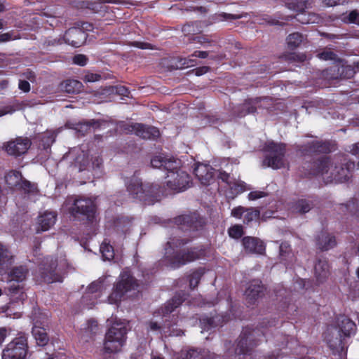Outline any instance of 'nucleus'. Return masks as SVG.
Instances as JSON below:
<instances>
[{"label":"nucleus","instance_id":"e433bc0d","mask_svg":"<svg viewBox=\"0 0 359 359\" xmlns=\"http://www.w3.org/2000/svg\"><path fill=\"white\" fill-rule=\"evenodd\" d=\"M319 18L314 13L309 14L306 16V14L302 13L297 15V20L301 22L302 23H318Z\"/></svg>","mask_w":359,"mask_h":359},{"label":"nucleus","instance_id":"49530a36","mask_svg":"<svg viewBox=\"0 0 359 359\" xmlns=\"http://www.w3.org/2000/svg\"><path fill=\"white\" fill-rule=\"evenodd\" d=\"M318 57L323 60H335V54L330 50L323 51L318 55Z\"/></svg>","mask_w":359,"mask_h":359},{"label":"nucleus","instance_id":"4be33fe9","mask_svg":"<svg viewBox=\"0 0 359 359\" xmlns=\"http://www.w3.org/2000/svg\"><path fill=\"white\" fill-rule=\"evenodd\" d=\"M56 221V215L52 212H46L38 217L39 227L37 233L48 230L53 226Z\"/></svg>","mask_w":359,"mask_h":359},{"label":"nucleus","instance_id":"dca6fc26","mask_svg":"<svg viewBox=\"0 0 359 359\" xmlns=\"http://www.w3.org/2000/svg\"><path fill=\"white\" fill-rule=\"evenodd\" d=\"M130 131L143 139H155L160 135L159 130L153 126H145L142 123H133L130 126Z\"/></svg>","mask_w":359,"mask_h":359},{"label":"nucleus","instance_id":"6e6552de","mask_svg":"<svg viewBox=\"0 0 359 359\" xmlns=\"http://www.w3.org/2000/svg\"><path fill=\"white\" fill-rule=\"evenodd\" d=\"M180 165L173 170H168L165 183L172 190L183 191L191 186V177Z\"/></svg>","mask_w":359,"mask_h":359},{"label":"nucleus","instance_id":"c756f323","mask_svg":"<svg viewBox=\"0 0 359 359\" xmlns=\"http://www.w3.org/2000/svg\"><path fill=\"white\" fill-rule=\"evenodd\" d=\"M26 274L27 270L23 266L16 267L10 273V281L21 282L25 280Z\"/></svg>","mask_w":359,"mask_h":359},{"label":"nucleus","instance_id":"79ce46f5","mask_svg":"<svg viewBox=\"0 0 359 359\" xmlns=\"http://www.w3.org/2000/svg\"><path fill=\"white\" fill-rule=\"evenodd\" d=\"M104 288L103 280L99 279L97 281L93 282L88 287V291L90 293H94L97 291L102 290Z\"/></svg>","mask_w":359,"mask_h":359},{"label":"nucleus","instance_id":"de8ad7c7","mask_svg":"<svg viewBox=\"0 0 359 359\" xmlns=\"http://www.w3.org/2000/svg\"><path fill=\"white\" fill-rule=\"evenodd\" d=\"M180 62L184 67H194L197 65L196 60L191 57L181 58Z\"/></svg>","mask_w":359,"mask_h":359},{"label":"nucleus","instance_id":"69168bd1","mask_svg":"<svg viewBox=\"0 0 359 359\" xmlns=\"http://www.w3.org/2000/svg\"><path fill=\"white\" fill-rule=\"evenodd\" d=\"M7 337V330L0 327V344H1Z\"/></svg>","mask_w":359,"mask_h":359},{"label":"nucleus","instance_id":"f03ea898","mask_svg":"<svg viewBox=\"0 0 359 359\" xmlns=\"http://www.w3.org/2000/svg\"><path fill=\"white\" fill-rule=\"evenodd\" d=\"M353 165V163H350L346 168H338L330 158L324 157L315 163L316 170L313 174L321 175L325 183L344 182L348 180L349 168Z\"/></svg>","mask_w":359,"mask_h":359},{"label":"nucleus","instance_id":"2eb2a0df","mask_svg":"<svg viewBox=\"0 0 359 359\" xmlns=\"http://www.w3.org/2000/svg\"><path fill=\"white\" fill-rule=\"evenodd\" d=\"M31 145L28 138L18 137L10 141L6 146V151L9 155L18 156L27 152Z\"/></svg>","mask_w":359,"mask_h":359},{"label":"nucleus","instance_id":"680f3d73","mask_svg":"<svg viewBox=\"0 0 359 359\" xmlns=\"http://www.w3.org/2000/svg\"><path fill=\"white\" fill-rule=\"evenodd\" d=\"M209 70V67L206 66H203L195 69L196 75L201 76L205 73H207Z\"/></svg>","mask_w":359,"mask_h":359},{"label":"nucleus","instance_id":"1a4fd4ad","mask_svg":"<svg viewBox=\"0 0 359 359\" xmlns=\"http://www.w3.org/2000/svg\"><path fill=\"white\" fill-rule=\"evenodd\" d=\"M27 348L26 336L20 335L7 344L3 351L2 359H25Z\"/></svg>","mask_w":359,"mask_h":359},{"label":"nucleus","instance_id":"c03bdc74","mask_svg":"<svg viewBox=\"0 0 359 359\" xmlns=\"http://www.w3.org/2000/svg\"><path fill=\"white\" fill-rule=\"evenodd\" d=\"M267 194L262 191H253L248 194V199L250 201L257 200L259 198L265 197Z\"/></svg>","mask_w":359,"mask_h":359},{"label":"nucleus","instance_id":"423d86ee","mask_svg":"<svg viewBox=\"0 0 359 359\" xmlns=\"http://www.w3.org/2000/svg\"><path fill=\"white\" fill-rule=\"evenodd\" d=\"M224 168L225 170H218V178L228 185L229 189L226 192L228 198H234L238 194L250 189L245 182L236 179L231 173L233 170V164L226 163Z\"/></svg>","mask_w":359,"mask_h":359},{"label":"nucleus","instance_id":"09e8293b","mask_svg":"<svg viewBox=\"0 0 359 359\" xmlns=\"http://www.w3.org/2000/svg\"><path fill=\"white\" fill-rule=\"evenodd\" d=\"M349 2V0H323V3L327 6H335L338 5H345Z\"/></svg>","mask_w":359,"mask_h":359},{"label":"nucleus","instance_id":"052dcab7","mask_svg":"<svg viewBox=\"0 0 359 359\" xmlns=\"http://www.w3.org/2000/svg\"><path fill=\"white\" fill-rule=\"evenodd\" d=\"M208 56V52L201 51V50L195 51L191 55V57H199V58H206Z\"/></svg>","mask_w":359,"mask_h":359},{"label":"nucleus","instance_id":"f8f14e48","mask_svg":"<svg viewBox=\"0 0 359 359\" xmlns=\"http://www.w3.org/2000/svg\"><path fill=\"white\" fill-rule=\"evenodd\" d=\"M94 212L95 204L90 198H80L74 201V207L72 209V214L74 217L81 215L86 216L88 219H90Z\"/></svg>","mask_w":359,"mask_h":359},{"label":"nucleus","instance_id":"5701e85b","mask_svg":"<svg viewBox=\"0 0 359 359\" xmlns=\"http://www.w3.org/2000/svg\"><path fill=\"white\" fill-rule=\"evenodd\" d=\"M338 326L340 331L346 337H350L356 332L355 323L346 316H341L337 319Z\"/></svg>","mask_w":359,"mask_h":359},{"label":"nucleus","instance_id":"4468645a","mask_svg":"<svg viewBox=\"0 0 359 359\" xmlns=\"http://www.w3.org/2000/svg\"><path fill=\"white\" fill-rule=\"evenodd\" d=\"M86 24H83L84 26ZM85 27H72L64 34L65 42L73 47H79L85 43L87 34L83 30Z\"/></svg>","mask_w":359,"mask_h":359},{"label":"nucleus","instance_id":"2f4dec72","mask_svg":"<svg viewBox=\"0 0 359 359\" xmlns=\"http://www.w3.org/2000/svg\"><path fill=\"white\" fill-rule=\"evenodd\" d=\"M303 36L298 33H292L290 34L287 38V43L290 49L296 48L302 43Z\"/></svg>","mask_w":359,"mask_h":359},{"label":"nucleus","instance_id":"338daca9","mask_svg":"<svg viewBox=\"0 0 359 359\" xmlns=\"http://www.w3.org/2000/svg\"><path fill=\"white\" fill-rule=\"evenodd\" d=\"M351 153L353 155H355V156L359 157V143H356L352 146V148L351 149Z\"/></svg>","mask_w":359,"mask_h":359},{"label":"nucleus","instance_id":"7ed1b4c3","mask_svg":"<svg viewBox=\"0 0 359 359\" xmlns=\"http://www.w3.org/2000/svg\"><path fill=\"white\" fill-rule=\"evenodd\" d=\"M128 332L127 323L116 320L105 334L104 348L109 353L119 351L124 345Z\"/></svg>","mask_w":359,"mask_h":359},{"label":"nucleus","instance_id":"e2e57ef3","mask_svg":"<svg viewBox=\"0 0 359 359\" xmlns=\"http://www.w3.org/2000/svg\"><path fill=\"white\" fill-rule=\"evenodd\" d=\"M133 46L138 47L142 49H148L151 48V45L147 43H143V42H134L133 43Z\"/></svg>","mask_w":359,"mask_h":359},{"label":"nucleus","instance_id":"a211bd4d","mask_svg":"<svg viewBox=\"0 0 359 359\" xmlns=\"http://www.w3.org/2000/svg\"><path fill=\"white\" fill-rule=\"evenodd\" d=\"M316 245L320 250L326 251L333 248L337 245V242L334 235L323 231L316 236Z\"/></svg>","mask_w":359,"mask_h":359},{"label":"nucleus","instance_id":"f3484780","mask_svg":"<svg viewBox=\"0 0 359 359\" xmlns=\"http://www.w3.org/2000/svg\"><path fill=\"white\" fill-rule=\"evenodd\" d=\"M194 174L201 183L203 185H208L213 180L212 168L209 165L198 163L196 165Z\"/></svg>","mask_w":359,"mask_h":359},{"label":"nucleus","instance_id":"0e129e2a","mask_svg":"<svg viewBox=\"0 0 359 359\" xmlns=\"http://www.w3.org/2000/svg\"><path fill=\"white\" fill-rule=\"evenodd\" d=\"M9 283H10V286L8 287L9 291L13 293L15 292L19 288V285L15 283H18V282L17 281L11 282L9 280Z\"/></svg>","mask_w":359,"mask_h":359},{"label":"nucleus","instance_id":"6e6d98bb","mask_svg":"<svg viewBox=\"0 0 359 359\" xmlns=\"http://www.w3.org/2000/svg\"><path fill=\"white\" fill-rule=\"evenodd\" d=\"M244 211L245 208L243 207L239 206L232 210L231 215L235 217L242 219Z\"/></svg>","mask_w":359,"mask_h":359},{"label":"nucleus","instance_id":"a18cd8bd","mask_svg":"<svg viewBox=\"0 0 359 359\" xmlns=\"http://www.w3.org/2000/svg\"><path fill=\"white\" fill-rule=\"evenodd\" d=\"M147 329L148 331L160 332L161 326L159 323L154 320H149L147 323Z\"/></svg>","mask_w":359,"mask_h":359},{"label":"nucleus","instance_id":"4d7b16f0","mask_svg":"<svg viewBox=\"0 0 359 359\" xmlns=\"http://www.w3.org/2000/svg\"><path fill=\"white\" fill-rule=\"evenodd\" d=\"M290 251V246L287 243H283L280 245V255L281 257H285L287 253Z\"/></svg>","mask_w":359,"mask_h":359},{"label":"nucleus","instance_id":"6ab92c4d","mask_svg":"<svg viewBox=\"0 0 359 359\" xmlns=\"http://www.w3.org/2000/svg\"><path fill=\"white\" fill-rule=\"evenodd\" d=\"M151 165L153 168H163L168 171L177 168L180 162L171 157L156 156L151 160Z\"/></svg>","mask_w":359,"mask_h":359},{"label":"nucleus","instance_id":"20e7f679","mask_svg":"<svg viewBox=\"0 0 359 359\" xmlns=\"http://www.w3.org/2000/svg\"><path fill=\"white\" fill-rule=\"evenodd\" d=\"M67 158L74 161V166L78 168L79 171L94 170L97 168H100L102 163V160L100 156L91 154L90 159L89 154L81 147H76L71 149L67 155Z\"/></svg>","mask_w":359,"mask_h":359},{"label":"nucleus","instance_id":"ddd939ff","mask_svg":"<svg viewBox=\"0 0 359 359\" xmlns=\"http://www.w3.org/2000/svg\"><path fill=\"white\" fill-rule=\"evenodd\" d=\"M56 261L52 258L47 257L43 263L41 268V278L46 283H50L53 282L62 281V277L56 272Z\"/></svg>","mask_w":359,"mask_h":359},{"label":"nucleus","instance_id":"4c0bfd02","mask_svg":"<svg viewBox=\"0 0 359 359\" xmlns=\"http://www.w3.org/2000/svg\"><path fill=\"white\" fill-rule=\"evenodd\" d=\"M97 328V323L95 320H90L88 323L86 327L83 328L85 330V333L81 334V338L90 337L93 333H95ZM86 340V339H84Z\"/></svg>","mask_w":359,"mask_h":359},{"label":"nucleus","instance_id":"aec40b11","mask_svg":"<svg viewBox=\"0 0 359 359\" xmlns=\"http://www.w3.org/2000/svg\"><path fill=\"white\" fill-rule=\"evenodd\" d=\"M264 290V286L258 280L252 281L245 292V295L250 304L254 303L259 297H261Z\"/></svg>","mask_w":359,"mask_h":359},{"label":"nucleus","instance_id":"c85d7f7f","mask_svg":"<svg viewBox=\"0 0 359 359\" xmlns=\"http://www.w3.org/2000/svg\"><path fill=\"white\" fill-rule=\"evenodd\" d=\"M252 337L247 336L246 332H243L240 336V339L237 343L236 348V354H246L248 352V342L251 344Z\"/></svg>","mask_w":359,"mask_h":359},{"label":"nucleus","instance_id":"f704fd0d","mask_svg":"<svg viewBox=\"0 0 359 359\" xmlns=\"http://www.w3.org/2000/svg\"><path fill=\"white\" fill-rule=\"evenodd\" d=\"M313 4V0H301L295 4H290L289 8L297 11H302L305 8H311Z\"/></svg>","mask_w":359,"mask_h":359},{"label":"nucleus","instance_id":"ea45409f","mask_svg":"<svg viewBox=\"0 0 359 359\" xmlns=\"http://www.w3.org/2000/svg\"><path fill=\"white\" fill-rule=\"evenodd\" d=\"M92 124L90 123H77L73 124L72 127L77 132L84 135L85 133H88L91 130Z\"/></svg>","mask_w":359,"mask_h":359},{"label":"nucleus","instance_id":"9b49d317","mask_svg":"<svg viewBox=\"0 0 359 359\" xmlns=\"http://www.w3.org/2000/svg\"><path fill=\"white\" fill-rule=\"evenodd\" d=\"M6 183L10 187L20 186L25 192L28 194H34L37 191L36 184L24 180L20 172L12 170L9 172L5 177Z\"/></svg>","mask_w":359,"mask_h":359},{"label":"nucleus","instance_id":"bb28decb","mask_svg":"<svg viewBox=\"0 0 359 359\" xmlns=\"http://www.w3.org/2000/svg\"><path fill=\"white\" fill-rule=\"evenodd\" d=\"M35 325L32 328V334L39 346H45L48 341V337L45 329L39 325Z\"/></svg>","mask_w":359,"mask_h":359},{"label":"nucleus","instance_id":"7c9ffc66","mask_svg":"<svg viewBox=\"0 0 359 359\" xmlns=\"http://www.w3.org/2000/svg\"><path fill=\"white\" fill-rule=\"evenodd\" d=\"M292 208L294 212L306 213L311 209V204L306 200L301 199L294 204Z\"/></svg>","mask_w":359,"mask_h":359},{"label":"nucleus","instance_id":"39448f33","mask_svg":"<svg viewBox=\"0 0 359 359\" xmlns=\"http://www.w3.org/2000/svg\"><path fill=\"white\" fill-rule=\"evenodd\" d=\"M264 149L267 154L262 161L263 167L280 169L285 166V145L284 144L271 141L267 142Z\"/></svg>","mask_w":359,"mask_h":359},{"label":"nucleus","instance_id":"9d476101","mask_svg":"<svg viewBox=\"0 0 359 359\" xmlns=\"http://www.w3.org/2000/svg\"><path fill=\"white\" fill-rule=\"evenodd\" d=\"M128 192L139 198L140 200L147 201V198L153 196L156 194L158 188L156 186L150 184H142L141 180L133 177L127 184Z\"/></svg>","mask_w":359,"mask_h":359},{"label":"nucleus","instance_id":"c9c22d12","mask_svg":"<svg viewBox=\"0 0 359 359\" xmlns=\"http://www.w3.org/2000/svg\"><path fill=\"white\" fill-rule=\"evenodd\" d=\"M259 101V99L256 98L255 100L246 102L243 106V111H242L240 112L239 116H242L247 114L254 113L256 111V107L254 105L257 104Z\"/></svg>","mask_w":359,"mask_h":359},{"label":"nucleus","instance_id":"5fc2aeb1","mask_svg":"<svg viewBox=\"0 0 359 359\" xmlns=\"http://www.w3.org/2000/svg\"><path fill=\"white\" fill-rule=\"evenodd\" d=\"M18 39L13 32H7L0 34V42H6Z\"/></svg>","mask_w":359,"mask_h":359},{"label":"nucleus","instance_id":"864d4df0","mask_svg":"<svg viewBox=\"0 0 359 359\" xmlns=\"http://www.w3.org/2000/svg\"><path fill=\"white\" fill-rule=\"evenodd\" d=\"M101 79V76L97 74L88 73L85 75L84 81L86 82H95Z\"/></svg>","mask_w":359,"mask_h":359},{"label":"nucleus","instance_id":"a878e982","mask_svg":"<svg viewBox=\"0 0 359 359\" xmlns=\"http://www.w3.org/2000/svg\"><path fill=\"white\" fill-rule=\"evenodd\" d=\"M182 304V300L180 298L174 297L170 301L168 302L163 307L154 313V316H165L174 311Z\"/></svg>","mask_w":359,"mask_h":359},{"label":"nucleus","instance_id":"774afa93","mask_svg":"<svg viewBox=\"0 0 359 359\" xmlns=\"http://www.w3.org/2000/svg\"><path fill=\"white\" fill-rule=\"evenodd\" d=\"M194 41L196 43H198L200 44H204L205 43H208V39L203 36H196V37L194 38Z\"/></svg>","mask_w":359,"mask_h":359},{"label":"nucleus","instance_id":"cd10ccee","mask_svg":"<svg viewBox=\"0 0 359 359\" xmlns=\"http://www.w3.org/2000/svg\"><path fill=\"white\" fill-rule=\"evenodd\" d=\"M61 88L67 93H78L81 90L83 84L77 80H67L61 84Z\"/></svg>","mask_w":359,"mask_h":359},{"label":"nucleus","instance_id":"58836bf2","mask_svg":"<svg viewBox=\"0 0 359 359\" xmlns=\"http://www.w3.org/2000/svg\"><path fill=\"white\" fill-rule=\"evenodd\" d=\"M259 217V212L252 208L245 209L243 219L245 223H249L251 221L257 219Z\"/></svg>","mask_w":359,"mask_h":359},{"label":"nucleus","instance_id":"f257e3e1","mask_svg":"<svg viewBox=\"0 0 359 359\" xmlns=\"http://www.w3.org/2000/svg\"><path fill=\"white\" fill-rule=\"evenodd\" d=\"M187 243V240L173 238L168 241L165 248L164 259L171 268H178L198 259L203 254L201 250L190 249L180 250V248Z\"/></svg>","mask_w":359,"mask_h":359},{"label":"nucleus","instance_id":"a19ab883","mask_svg":"<svg viewBox=\"0 0 359 359\" xmlns=\"http://www.w3.org/2000/svg\"><path fill=\"white\" fill-rule=\"evenodd\" d=\"M229 235L233 238H238L243 234V227L241 225H235L228 231Z\"/></svg>","mask_w":359,"mask_h":359},{"label":"nucleus","instance_id":"bf43d9fd","mask_svg":"<svg viewBox=\"0 0 359 359\" xmlns=\"http://www.w3.org/2000/svg\"><path fill=\"white\" fill-rule=\"evenodd\" d=\"M326 340L327 341V344L332 348H337L338 346L341 345V339H336L334 341L332 339H329L326 338Z\"/></svg>","mask_w":359,"mask_h":359},{"label":"nucleus","instance_id":"412c9836","mask_svg":"<svg viewBox=\"0 0 359 359\" xmlns=\"http://www.w3.org/2000/svg\"><path fill=\"white\" fill-rule=\"evenodd\" d=\"M243 245L248 252L262 255L265 251L263 242L255 238L245 237L243 239Z\"/></svg>","mask_w":359,"mask_h":359},{"label":"nucleus","instance_id":"72a5a7b5","mask_svg":"<svg viewBox=\"0 0 359 359\" xmlns=\"http://www.w3.org/2000/svg\"><path fill=\"white\" fill-rule=\"evenodd\" d=\"M203 273H204V269L202 268H200V269L194 271L191 274L190 278H189V285H190L191 288L194 289L198 285L199 280H200L201 276L203 275Z\"/></svg>","mask_w":359,"mask_h":359},{"label":"nucleus","instance_id":"603ef678","mask_svg":"<svg viewBox=\"0 0 359 359\" xmlns=\"http://www.w3.org/2000/svg\"><path fill=\"white\" fill-rule=\"evenodd\" d=\"M341 74L344 77L351 78L354 74V71L351 66L341 67Z\"/></svg>","mask_w":359,"mask_h":359},{"label":"nucleus","instance_id":"0eeeda50","mask_svg":"<svg viewBox=\"0 0 359 359\" xmlns=\"http://www.w3.org/2000/svg\"><path fill=\"white\" fill-rule=\"evenodd\" d=\"M137 286L136 280L128 272L121 273L119 280L114 287L113 292L108 297L109 303H118L128 292L136 290Z\"/></svg>","mask_w":359,"mask_h":359},{"label":"nucleus","instance_id":"393cba45","mask_svg":"<svg viewBox=\"0 0 359 359\" xmlns=\"http://www.w3.org/2000/svg\"><path fill=\"white\" fill-rule=\"evenodd\" d=\"M315 276L317 280L323 282L329 276V264L325 259H319L314 266Z\"/></svg>","mask_w":359,"mask_h":359},{"label":"nucleus","instance_id":"8fccbe9b","mask_svg":"<svg viewBox=\"0 0 359 359\" xmlns=\"http://www.w3.org/2000/svg\"><path fill=\"white\" fill-rule=\"evenodd\" d=\"M348 22L350 23L359 24V13L355 10L350 12L348 15Z\"/></svg>","mask_w":359,"mask_h":359},{"label":"nucleus","instance_id":"13d9d810","mask_svg":"<svg viewBox=\"0 0 359 359\" xmlns=\"http://www.w3.org/2000/svg\"><path fill=\"white\" fill-rule=\"evenodd\" d=\"M18 87L21 90L25 93L29 92L30 90L29 83L27 81L20 80Z\"/></svg>","mask_w":359,"mask_h":359},{"label":"nucleus","instance_id":"473e14b6","mask_svg":"<svg viewBox=\"0 0 359 359\" xmlns=\"http://www.w3.org/2000/svg\"><path fill=\"white\" fill-rule=\"evenodd\" d=\"M100 252L104 260H111L114 257V250L113 247L105 242L100 245Z\"/></svg>","mask_w":359,"mask_h":359},{"label":"nucleus","instance_id":"37998d69","mask_svg":"<svg viewBox=\"0 0 359 359\" xmlns=\"http://www.w3.org/2000/svg\"><path fill=\"white\" fill-rule=\"evenodd\" d=\"M286 59L290 62H303L306 60V56L303 54L290 53L285 56Z\"/></svg>","mask_w":359,"mask_h":359},{"label":"nucleus","instance_id":"3c124183","mask_svg":"<svg viewBox=\"0 0 359 359\" xmlns=\"http://www.w3.org/2000/svg\"><path fill=\"white\" fill-rule=\"evenodd\" d=\"M87 57L84 55H76L73 58V62L80 66H84L87 62Z\"/></svg>","mask_w":359,"mask_h":359},{"label":"nucleus","instance_id":"b1692460","mask_svg":"<svg viewBox=\"0 0 359 359\" xmlns=\"http://www.w3.org/2000/svg\"><path fill=\"white\" fill-rule=\"evenodd\" d=\"M14 256L8 248L0 243V270L5 271L13 263Z\"/></svg>","mask_w":359,"mask_h":359}]
</instances>
